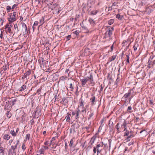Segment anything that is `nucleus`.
<instances>
[{"mask_svg":"<svg viewBox=\"0 0 155 155\" xmlns=\"http://www.w3.org/2000/svg\"><path fill=\"white\" fill-rule=\"evenodd\" d=\"M83 86H84L87 82L92 83L93 82V78L92 75H90V77L81 80Z\"/></svg>","mask_w":155,"mask_h":155,"instance_id":"1","label":"nucleus"},{"mask_svg":"<svg viewBox=\"0 0 155 155\" xmlns=\"http://www.w3.org/2000/svg\"><path fill=\"white\" fill-rule=\"evenodd\" d=\"M12 142V145L11 146V148L12 149L15 150L18 144L19 143V141L16 140H14Z\"/></svg>","mask_w":155,"mask_h":155,"instance_id":"2","label":"nucleus"},{"mask_svg":"<svg viewBox=\"0 0 155 155\" xmlns=\"http://www.w3.org/2000/svg\"><path fill=\"white\" fill-rule=\"evenodd\" d=\"M112 72H111L108 74V77L109 80L108 85H110V84L113 83V81L112 78Z\"/></svg>","mask_w":155,"mask_h":155,"instance_id":"3","label":"nucleus"},{"mask_svg":"<svg viewBox=\"0 0 155 155\" xmlns=\"http://www.w3.org/2000/svg\"><path fill=\"white\" fill-rule=\"evenodd\" d=\"M107 29H108V35L109 37H110L112 35V31L114 30V28L113 27L111 28L108 27L107 26Z\"/></svg>","mask_w":155,"mask_h":155,"instance_id":"4","label":"nucleus"},{"mask_svg":"<svg viewBox=\"0 0 155 155\" xmlns=\"http://www.w3.org/2000/svg\"><path fill=\"white\" fill-rule=\"evenodd\" d=\"M108 125L110 127V131H111L113 128V122L112 120H110L109 121Z\"/></svg>","mask_w":155,"mask_h":155,"instance_id":"5","label":"nucleus"},{"mask_svg":"<svg viewBox=\"0 0 155 155\" xmlns=\"http://www.w3.org/2000/svg\"><path fill=\"white\" fill-rule=\"evenodd\" d=\"M22 27L21 28V31L24 33L25 32H26L27 30V27L26 25L24 23L22 24Z\"/></svg>","mask_w":155,"mask_h":155,"instance_id":"6","label":"nucleus"},{"mask_svg":"<svg viewBox=\"0 0 155 155\" xmlns=\"http://www.w3.org/2000/svg\"><path fill=\"white\" fill-rule=\"evenodd\" d=\"M130 95L129 92L126 93L122 97V99H124L125 102H126L127 99V98L130 97Z\"/></svg>","mask_w":155,"mask_h":155,"instance_id":"7","label":"nucleus"},{"mask_svg":"<svg viewBox=\"0 0 155 155\" xmlns=\"http://www.w3.org/2000/svg\"><path fill=\"white\" fill-rule=\"evenodd\" d=\"M16 18L15 17L10 15V18L9 19V21L10 22H12L13 21H15Z\"/></svg>","mask_w":155,"mask_h":155,"instance_id":"8","label":"nucleus"},{"mask_svg":"<svg viewBox=\"0 0 155 155\" xmlns=\"http://www.w3.org/2000/svg\"><path fill=\"white\" fill-rule=\"evenodd\" d=\"M128 92L129 93L130 96L132 97H134L135 94L136 93L134 92L133 89L130 90Z\"/></svg>","mask_w":155,"mask_h":155,"instance_id":"9","label":"nucleus"},{"mask_svg":"<svg viewBox=\"0 0 155 155\" xmlns=\"http://www.w3.org/2000/svg\"><path fill=\"white\" fill-rule=\"evenodd\" d=\"M117 56L116 54L113 55L112 56L109 58V61H112L115 60Z\"/></svg>","mask_w":155,"mask_h":155,"instance_id":"10","label":"nucleus"},{"mask_svg":"<svg viewBox=\"0 0 155 155\" xmlns=\"http://www.w3.org/2000/svg\"><path fill=\"white\" fill-rule=\"evenodd\" d=\"M113 46H114V43L110 47V46L109 45L108 46H107V48H110V49L108 51V53L112 52L113 50Z\"/></svg>","mask_w":155,"mask_h":155,"instance_id":"11","label":"nucleus"},{"mask_svg":"<svg viewBox=\"0 0 155 155\" xmlns=\"http://www.w3.org/2000/svg\"><path fill=\"white\" fill-rule=\"evenodd\" d=\"M120 124V122H119L117 124V125L115 126V128L117 130V132H118V133L120 132V131H119V129L120 128L119 125Z\"/></svg>","mask_w":155,"mask_h":155,"instance_id":"12","label":"nucleus"},{"mask_svg":"<svg viewBox=\"0 0 155 155\" xmlns=\"http://www.w3.org/2000/svg\"><path fill=\"white\" fill-rule=\"evenodd\" d=\"M126 122L125 120H124L123 124H121V127H120V129H121L122 128L123 129L126 126Z\"/></svg>","mask_w":155,"mask_h":155,"instance_id":"13","label":"nucleus"},{"mask_svg":"<svg viewBox=\"0 0 155 155\" xmlns=\"http://www.w3.org/2000/svg\"><path fill=\"white\" fill-rule=\"evenodd\" d=\"M116 18L119 20H121L123 18L122 15H120L119 14H117L116 16Z\"/></svg>","mask_w":155,"mask_h":155,"instance_id":"14","label":"nucleus"},{"mask_svg":"<svg viewBox=\"0 0 155 155\" xmlns=\"http://www.w3.org/2000/svg\"><path fill=\"white\" fill-rule=\"evenodd\" d=\"M71 116V115L70 114H67V116H66V117L65 118H66V120L68 122L69 121V120L70 119V117Z\"/></svg>","mask_w":155,"mask_h":155,"instance_id":"15","label":"nucleus"},{"mask_svg":"<svg viewBox=\"0 0 155 155\" xmlns=\"http://www.w3.org/2000/svg\"><path fill=\"white\" fill-rule=\"evenodd\" d=\"M114 22V20L113 19H110L108 21V23L110 25L112 24Z\"/></svg>","mask_w":155,"mask_h":155,"instance_id":"16","label":"nucleus"},{"mask_svg":"<svg viewBox=\"0 0 155 155\" xmlns=\"http://www.w3.org/2000/svg\"><path fill=\"white\" fill-rule=\"evenodd\" d=\"M10 138V136L8 134H5L4 136V139L8 140Z\"/></svg>","mask_w":155,"mask_h":155,"instance_id":"17","label":"nucleus"},{"mask_svg":"<svg viewBox=\"0 0 155 155\" xmlns=\"http://www.w3.org/2000/svg\"><path fill=\"white\" fill-rule=\"evenodd\" d=\"M30 74V72L28 71L25 74L24 77H22V78L23 79L24 78H26L27 76H28Z\"/></svg>","mask_w":155,"mask_h":155,"instance_id":"18","label":"nucleus"},{"mask_svg":"<svg viewBox=\"0 0 155 155\" xmlns=\"http://www.w3.org/2000/svg\"><path fill=\"white\" fill-rule=\"evenodd\" d=\"M68 89L72 91L73 87L72 86V84L70 83L69 85Z\"/></svg>","mask_w":155,"mask_h":155,"instance_id":"19","label":"nucleus"},{"mask_svg":"<svg viewBox=\"0 0 155 155\" xmlns=\"http://www.w3.org/2000/svg\"><path fill=\"white\" fill-rule=\"evenodd\" d=\"M26 88V86L25 85H24L22 86L21 87V89L20 90L21 91H22L25 90Z\"/></svg>","mask_w":155,"mask_h":155,"instance_id":"20","label":"nucleus"},{"mask_svg":"<svg viewBox=\"0 0 155 155\" xmlns=\"http://www.w3.org/2000/svg\"><path fill=\"white\" fill-rule=\"evenodd\" d=\"M95 140V138L94 137H93L91 138V140L90 141V143H91V145H92L93 143H94V141Z\"/></svg>","mask_w":155,"mask_h":155,"instance_id":"21","label":"nucleus"},{"mask_svg":"<svg viewBox=\"0 0 155 155\" xmlns=\"http://www.w3.org/2000/svg\"><path fill=\"white\" fill-rule=\"evenodd\" d=\"M11 116V113L8 111L7 113V116L8 118H9Z\"/></svg>","mask_w":155,"mask_h":155,"instance_id":"22","label":"nucleus"},{"mask_svg":"<svg viewBox=\"0 0 155 155\" xmlns=\"http://www.w3.org/2000/svg\"><path fill=\"white\" fill-rule=\"evenodd\" d=\"M11 133L12 134V135L14 136H15L16 135V134L15 133L14 131L13 130H12L11 131Z\"/></svg>","mask_w":155,"mask_h":155,"instance_id":"23","label":"nucleus"},{"mask_svg":"<svg viewBox=\"0 0 155 155\" xmlns=\"http://www.w3.org/2000/svg\"><path fill=\"white\" fill-rule=\"evenodd\" d=\"M127 58V60L126 61L128 63H129V54H128L126 56Z\"/></svg>","mask_w":155,"mask_h":155,"instance_id":"24","label":"nucleus"},{"mask_svg":"<svg viewBox=\"0 0 155 155\" xmlns=\"http://www.w3.org/2000/svg\"><path fill=\"white\" fill-rule=\"evenodd\" d=\"M132 107L131 106H129L128 107V108L127 110V111L129 113H130L131 112L130 111V110H131Z\"/></svg>","mask_w":155,"mask_h":155,"instance_id":"25","label":"nucleus"},{"mask_svg":"<svg viewBox=\"0 0 155 155\" xmlns=\"http://www.w3.org/2000/svg\"><path fill=\"white\" fill-rule=\"evenodd\" d=\"M44 150L42 149H41L39 150V152L41 154H43L44 153Z\"/></svg>","mask_w":155,"mask_h":155,"instance_id":"26","label":"nucleus"},{"mask_svg":"<svg viewBox=\"0 0 155 155\" xmlns=\"http://www.w3.org/2000/svg\"><path fill=\"white\" fill-rule=\"evenodd\" d=\"M92 99V102L93 104L95 101V97L94 96L93 97H92L91 98Z\"/></svg>","mask_w":155,"mask_h":155,"instance_id":"27","label":"nucleus"},{"mask_svg":"<svg viewBox=\"0 0 155 155\" xmlns=\"http://www.w3.org/2000/svg\"><path fill=\"white\" fill-rule=\"evenodd\" d=\"M133 137V135H130L129 136H128V137L127 138V140L128 141H130V138H131L132 137Z\"/></svg>","mask_w":155,"mask_h":155,"instance_id":"28","label":"nucleus"},{"mask_svg":"<svg viewBox=\"0 0 155 155\" xmlns=\"http://www.w3.org/2000/svg\"><path fill=\"white\" fill-rule=\"evenodd\" d=\"M97 12V11H92L91 12V14L93 15H95Z\"/></svg>","mask_w":155,"mask_h":155,"instance_id":"29","label":"nucleus"},{"mask_svg":"<svg viewBox=\"0 0 155 155\" xmlns=\"http://www.w3.org/2000/svg\"><path fill=\"white\" fill-rule=\"evenodd\" d=\"M73 142L72 140H71L69 144L70 147H71L73 145Z\"/></svg>","mask_w":155,"mask_h":155,"instance_id":"30","label":"nucleus"},{"mask_svg":"<svg viewBox=\"0 0 155 155\" xmlns=\"http://www.w3.org/2000/svg\"><path fill=\"white\" fill-rule=\"evenodd\" d=\"M11 9V7L9 6H8L7 7V10L9 12Z\"/></svg>","mask_w":155,"mask_h":155,"instance_id":"31","label":"nucleus"},{"mask_svg":"<svg viewBox=\"0 0 155 155\" xmlns=\"http://www.w3.org/2000/svg\"><path fill=\"white\" fill-rule=\"evenodd\" d=\"M89 21L90 23H92V22L94 23V20L91 18L89 19Z\"/></svg>","mask_w":155,"mask_h":155,"instance_id":"32","label":"nucleus"},{"mask_svg":"<svg viewBox=\"0 0 155 155\" xmlns=\"http://www.w3.org/2000/svg\"><path fill=\"white\" fill-rule=\"evenodd\" d=\"M76 35H78L79 34V31L78 30L76 31L75 32H74Z\"/></svg>","mask_w":155,"mask_h":155,"instance_id":"33","label":"nucleus"},{"mask_svg":"<svg viewBox=\"0 0 155 155\" xmlns=\"http://www.w3.org/2000/svg\"><path fill=\"white\" fill-rule=\"evenodd\" d=\"M100 144H98L97 145V147H96V148L97 149V152H99V150H98V148L100 147Z\"/></svg>","mask_w":155,"mask_h":155,"instance_id":"34","label":"nucleus"},{"mask_svg":"<svg viewBox=\"0 0 155 155\" xmlns=\"http://www.w3.org/2000/svg\"><path fill=\"white\" fill-rule=\"evenodd\" d=\"M17 100L16 99H15L14 100L12 101V105H14L15 104V103L16 101Z\"/></svg>","mask_w":155,"mask_h":155,"instance_id":"35","label":"nucleus"},{"mask_svg":"<svg viewBox=\"0 0 155 155\" xmlns=\"http://www.w3.org/2000/svg\"><path fill=\"white\" fill-rule=\"evenodd\" d=\"M119 79L118 78H117L116 81V84H118L119 82Z\"/></svg>","mask_w":155,"mask_h":155,"instance_id":"36","label":"nucleus"},{"mask_svg":"<svg viewBox=\"0 0 155 155\" xmlns=\"http://www.w3.org/2000/svg\"><path fill=\"white\" fill-rule=\"evenodd\" d=\"M129 132L128 131H127V130L126 132V133H125V135H126V136H129Z\"/></svg>","mask_w":155,"mask_h":155,"instance_id":"37","label":"nucleus"},{"mask_svg":"<svg viewBox=\"0 0 155 155\" xmlns=\"http://www.w3.org/2000/svg\"><path fill=\"white\" fill-rule=\"evenodd\" d=\"M143 132H144L145 133V134H146V131L145 130H141L140 132V134H141Z\"/></svg>","mask_w":155,"mask_h":155,"instance_id":"38","label":"nucleus"},{"mask_svg":"<svg viewBox=\"0 0 155 155\" xmlns=\"http://www.w3.org/2000/svg\"><path fill=\"white\" fill-rule=\"evenodd\" d=\"M76 114H77V115H76V119H77L78 117V116L79 115V113H78V111L76 112Z\"/></svg>","mask_w":155,"mask_h":155,"instance_id":"39","label":"nucleus"},{"mask_svg":"<svg viewBox=\"0 0 155 155\" xmlns=\"http://www.w3.org/2000/svg\"><path fill=\"white\" fill-rule=\"evenodd\" d=\"M71 36L70 35H68L67 37V40H69L71 38Z\"/></svg>","mask_w":155,"mask_h":155,"instance_id":"40","label":"nucleus"},{"mask_svg":"<svg viewBox=\"0 0 155 155\" xmlns=\"http://www.w3.org/2000/svg\"><path fill=\"white\" fill-rule=\"evenodd\" d=\"M38 25V22L37 21H35V22L34 25V26H35V25L37 26Z\"/></svg>","mask_w":155,"mask_h":155,"instance_id":"41","label":"nucleus"},{"mask_svg":"<svg viewBox=\"0 0 155 155\" xmlns=\"http://www.w3.org/2000/svg\"><path fill=\"white\" fill-rule=\"evenodd\" d=\"M10 15H12L13 16L15 17L16 15V13L15 12H14L13 13L11 14Z\"/></svg>","mask_w":155,"mask_h":155,"instance_id":"42","label":"nucleus"},{"mask_svg":"<svg viewBox=\"0 0 155 155\" xmlns=\"http://www.w3.org/2000/svg\"><path fill=\"white\" fill-rule=\"evenodd\" d=\"M22 149L24 150L25 149V146L24 144H23L22 146Z\"/></svg>","mask_w":155,"mask_h":155,"instance_id":"43","label":"nucleus"},{"mask_svg":"<svg viewBox=\"0 0 155 155\" xmlns=\"http://www.w3.org/2000/svg\"><path fill=\"white\" fill-rule=\"evenodd\" d=\"M96 148H95V147H94V150H93V151H94V153H95L96 152Z\"/></svg>","mask_w":155,"mask_h":155,"instance_id":"44","label":"nucleus"},{"mask_svg":"<svg viewBox=\"0 0 155 155\" xmlns=\"http://www.w3.org/2000/svg\"><path fill=\"white\" fill-rule=\"evenodd\" d=\"M1 33L0 34V37L1 38H3V34H2V31H1Z\"/></svg>","mask_w":155,"mask_h":155,"instance_id":"45","label":"nucleus"},{"mask_svg":"<svg viewBox=\"0 0 155 155\" xmlns=\"http://www.w3.org/2000/svg\"><path fill=\"white\" fill-rule=\"evenodd\" d=\"M29 137H30V134H28L26 135V138H28V140L29 138Z\"/></svg>","mask_w":155,"mask_h":155,"instance_id":"46","label":"nucleus"},{"mask_svg":"<svg viewBox=\"0 0 155 155\" xmlns=\"http://www.w3.org/2000/svg\"><path fill=\"white\" fill-rule=\"evenodd\" d=\"M133 97H132L131 96H130V97L129 98V102H130V101H131V99Z\"/></svg>","mask_w":155,"mask_h":155,"instance_id":"47","label":"nucleus"},{"mask_svg":"<svg viewBox=\"0 0 155 155\" xmlns=\"http://www.w3.org/2000/svg\"><path fill=\"white\" fill-rule=\"evenodd\" d=\"M4 150L2 149H0V153H3Z\"/></svg>","mask_w":155,"mask_h":155,"instance_id":"48","label":"nucleus"},{"mask_svg":"<svg viewBox=\"0 0 155 155\" xmlns=\"http://www.w3.org/2000/svg\"><path fill=\"white\" fill-rule=\"evenodd\" d=\"M133 48H134V51H135L137 49V47H135V46H134L133 47Z\"/></svg>","mask_w":155,"mask_h":155,"instance_id":"49","label":"nucleus"},{"mask_svg":"<svg viewBox=\"0 0 155 155\" xmlns=\"http://www.w3.org/2000/svg\"><path fill=\"white\" fill-rule=\"evenodd\" d=\"M150 104H153V105L154 104L153 103V102L152 100H150Z\"/></svg>","mask_w":155,"mask_h":155,"instance_id":"50","label":"nucleus"},{"mask_svg":"<svg viewBox=\"0 0 155 155\" xmlns=\"http://www.w3.org/2000/svg\"><path fill=\"white\" fill-rule=\"evenodd\" d=\"M9 25L8 24H7L5 25V28H9Z\"/></svg>","mask_w":155,"mask_h":155,"instance_id":"51","label":"nucleus"},{"mask_svg":"<svg viewBox=\"0 0 155 155\" xmlns=\"http://www.w3.org/2000/svg\"><path fill=\"white\" fill-rule=\"evenodd\" d=\"M133 143L132 142H130L129 143L128 145L130 146L131 145V144H133Z\"/></svg>","mask_w":155,"mask_h":155,"instance_id":"52","label":"nucleus"},{"mask_svg":"<svg viewBox=\"0 0 155 155\" xmlns=\"http://www.w3.org/2000/svg\"><path fill=\"white\" fill-rule=\"evenodd\" d=\"M108 12H109L110 10H111V9H112V8L111 7H110L108 8Z\"/></svg>","mask_w":155,"mask_h":155,"instance_id":"53","label":"nucleus"},{"mask_svg":"<svg viewBox=\"0 0 155 155\" xmlns=\"http://www.w3.org/2000/svg\"><path fill=\"white\" fill-rule=\"evenodd\" d=\"M14 27L15 29H16V28H17V25H15L14 26Z\"/></svg>","mask_w":155,"mask_h":155,"instance_id":"54","label":"nucleus"},{"mask_svg":"<svg viewBox=\"0 0 155 155\" xmlns=\"http://www.w3.org/2000/svg\"><path fill=\"white\" fill-rule=\"evenodd\" d=\"M8 28V31H9V32H10V31H11V29H10V27Z\"/></svg>","mask_w":155,"mask_h":155,"instance_id":"55","label":"nucleus"},{"mask_svg":"<svg viewBox=\"0 0 155 155\" xmlns=\"http://www.w3.org/2000/svg\"><path fill=\"white\" fill-rule=\"evenodd\" d=\"M44 148L45 149H48V147H47L44 146Z\"/></svg>","mask_w":155,"mask_h":155,"instance_id":"56","label":"nucleus"},{"mask_svg":"<svg viewBox=\"0 0 155 155\" xmlns=\"http://www.w3.org/2000/svg\"><path fill=\"white\" fill-rule=\"evenodd\" d=\"M108 141H109V146L110 147V140H108Z\"/></svg>","mask_w":155,"mask_h":155,"instance_id":"57","label":"nucleus"},{"mask_svg":"<svg viewBox=\"0 0 155 155\" xmlns=\"http://www.w3.org/2000/svg\"><path fill=\"white\" fill-rule=\"evenodd\" d=\"M45 145H48V142L46 141L45 143H44Z\"/></svg>","mask_w":155,"mask_h":155,"instance_id":"58","label":"nucleus"},{"mask_svg":"<svg viewBox=\"0 0 155 155\" xmlns=\"http://www.w3.org/2000/svg\"><path fill=\"white\" fill-rule=\"evenodd\" d=\"M41 89V88H39V89H38V90H37V92H39L40 91Z\"/></svg>","mask_w":155,"mask_h":155,"instance_id":"59","label":"nucleus"},{"mask_svg":"<svg viewBox=\"0 0 155 155\" xmlns=\"http://www.w3.org/2000/svg\"><path fill=\"white\" fill-rule=\"evenodd\" d=\"M43 19H42V20H41H41H40V22L41 23V22H42V24H43Z\"/></svg>","mask_w":155,"mask_h":155,"instance_id":"60","label":"nucleus"},{"mask_svg":"<svg viewBox=\"0 0 155 155\" xmlns=\"http://www.w3.org/2000/svg\"><path fill=\"white\" fill-rule=\"evenodd\" d=\"M88 49L87 48V49H85V50H84V51L85 52H86V51H88Z\"/></svg>","mask_w":155,"mask_h":155,"instance_id":"61","label":"nucleus"},{"mask_svg":"<svg viewBox=\"0 0 155 155\" xmlns=\"http://www.w3.org/2000/svg\"><path fill=\"white\" fill-rule=\"evenodd\" d=\"M61 80H63L64 79V77H62L61 78Z\"/></svg>","mask_w":155,"mask_h":155,"instance_id":"62","label":"nucleus"},{"mask_svg":"<svg viewBox=\"0 0 155 155\" xmlns=\"http://www.w3.org/2000/svg\"><path fill=\"white\" fill-rule=\"evenodd\" d=\"M15 5H14L12 7V9H14V8L15 7Z\"/></svg>","mask_w":155,"mask_h":155,"instance_id":"63","label":"nucleus"},{"mask_svg":"<svg viewBox=\"0 0 155 155\" xmlns=\"http://www.w3.org/2000/svg\"><path fill=\"white\" fill-rule=\"evenodd\" d=\"M72 114L73 115H74L75 114V113L74 112H72Z\"/></svg>","mask_w":155,"mask_h":155,"instance_id":"64","label":"nucleus"}]
</instances>
